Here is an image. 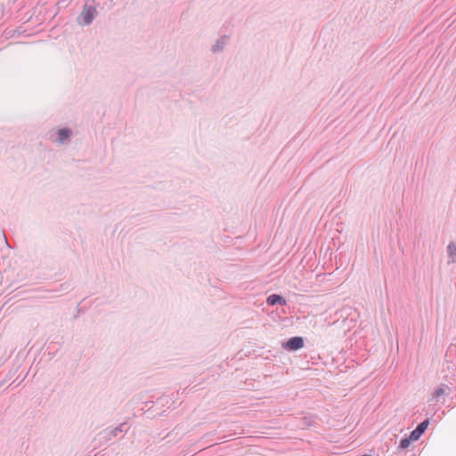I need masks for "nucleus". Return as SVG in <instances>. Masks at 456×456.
Wrapping results in <instances>:
<instances>
[{"label":"nucleus","instance_id":"1","mask_svg":"<svg viewBox=\"0 0 456 456\" xmlns=\"http://www.w3.org/2000/svg\"><path fill=\"white\" fill-rule=\"evenodd\" d=\"M96 14V8L93 5L86 4L78 19L81 18L83 20L82 22L84 25H89L93 22Z\"/></svg>","mask_w":456,"mask_h":456},{"label":"nucleus","instance_id":"2","mask_svg":"<svg viewBox=\"0 0 456 456\" xmlns=\"http://www.w3.org/2000/svg\"><path fill=\"white\" fill-rule=\"evenodd\" d=\"M304 346V339L301 337H293L282 344V347L289 351H296Z\"/></svg>","mask_w":456,"mask_h":456},{"label":"nucleus","instance_id":"3","mask_svg":"<svg viewBox=\"0 0 456 456\" xmlns=\"http://www.w3.org/2000/svg\"><path fill=\"white\" fill-rule=\"evenodd\" d=\"M71 130L69 128L59 129L56 137L52 136V141L60 144H65L69 141Z\"/></svg>","mask_w":456,"mask_h":456},{"label":"nucleus","instance_id":"4","mask_svg":"<svg viewBox=\"0 0 456 456\" xmlns=\"http://www.w3.org/2000/svg\"><path fill=\"white\" fill-rule=\"evenodd\" d=\"M229 41V37L223 35L219 37L211 46V52L213 53H220L224 50V46Z\"/></svg>","mask_w":456,"mask_h":456},{"label":"nucleus","instance_id":"5","mask_svg":"<svg viewBox=\"0 0 456 456\" xmlns=\"http://www.w3.org/2000/svg\"><path fill=\"white\" fill-rule=\"evenodd\" d=\"M429 424V420L427 419L420 422L416 428L411 433V440H418L420 436L425 432Z\"/></svg>","mask_w":456,"mask_h":456},{"label":"nucleus","instance_id":"6","mask_svg":"<svg viewBox=\"0 0 456 456\" xmlns=\"http://www.w3.org/2000/svg\"><path fill=\"white\" fill-rule=\"evenodd\" d=\"M266 303L268 305H274L276 304H279L281 305H285L287 304L286 300L277 294H272L270 295L267 299Z\"/></svg>","mask_w":456,"mask_h":456},{"label":"nucleus","instance_id":"7","mask_svg":"<svg viewBox=\"0 0 456 456\" xmlns=\"http://www.w3.org/2000/svg\"><path fill=\"white\" fill-rule=\"evenodd\" d=\"M446 251L449 257L448 264H454L456 262V243L451 241L447 246Z\"/></svg>","mask_w":456,"mask_h":456},{"label":"nucleus","instance_id":"8","mask_svg":"<svg viewBox=\"0 0 456 456\" xmlns=\"http://www.w3.org/2000/svg\"><path fill=\"white\" fill-rule=\"evenodd\" d=\"M411 441L412 440L411 439V436L409 437H404V438L401 439L399 447L401 449H406L409 447Z\"/></svg>","mask_w":456,"mask_h":456},{"label":"nucleus","instance_id":"9","mask_svg":"<svg viewBox=\"0 0 456 456\" xmlns=\"http://www.w3.org/2000/svg\"><path fill=\"white\" fill-rule=\"evenodd\" d=\"M118 430H120V428H115L106 432V437L108 439H110L111 437L117 436L118 435V433H119Z\"/></svg>","mask_w":456,"mask_h":456},{"label":"nucleus","instance_id":"10","mask_svg":"<svg viewBox=\"0 0 456 456\" xmlns=\"http://www.w3.org/2000/svg\"><path fill=\"white\" fill-rule=\"evenodd\" d=\"M445 394V389L444 387H439L437 389L435 390L434 394H433V396L435 398H439L441 397L442 395H444Z\"/></svg>","mask_w":456,"mask_h":456},{"label":"nucleus","instance_id":"11","mask_svg":"<svg viewBox=\"0 0 456 456\" xmlns=\"http://www.w3.org/2000/svg\"><path fill=\"white\" fill-rule=\"evenodd\" d=\"M126 423H122L118 427H117V428H120V430H118L119 433L126 432Z\"/></svg>","mask_w":456,"mask_h":456}]
</instances>
